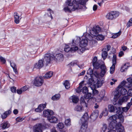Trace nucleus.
<instances>
[{"mask_svg": "<svg viewBox=\"0 0 132 132\" xmlns=\"http://www.w3.org/2000/svg\"><path fill=\"white\" fill-rule=\"evenodd\" d=\"M48 120L51 123H57L58 121L57 119L55 116L52 115L48 118Z\"/></svg>", "mask_w": 132, "mask_h": 132, "instance_id": "nucleus-20", "label": "nucleus"}, {"mask_svg": "<svg viewBox=\"0 0 132 132\" xmlns=\"http://www.w3.org/2000/svg\"><path fill=\"white\" fill-rule=\"evenodd\" d=\"M23 119H24L22 118L19 117L16 119V120L18 122H20L22 121Z\"/></svg>", "mask_w": 132, "mask_h": 132, "instance_id": "nucleus-53", "label": "nucleus"}, {"mask_svg": "<svg viewBox=\"0 0 132 132\" xmlns=\"http://www.w3.org/2000/svg\"><path fill=\"white\" fill-rule=\"evenodd\" d=\"M120 110L119 111H120V112L118 113L119 114H122L123 112H126L128 110V109L127 107L123 108H122V109L120 107Z\"/></svg>", "mask_w": 132, "mask_h": 132, "instance_id": "nucleus-32", "label": "nucleus"}, {"mask_svg": "<svg viewBox=\"0 0 132 132\" xmlns=\"http://www.w3.org/2000/svg\"><path fill=\"white\" fill-rule=\"evenodd\" d=\"M91 95V94L88 92L87 94H85V97L86 99L90 98L92 97Z\"/></svg>", "mask_w": 132, "mask_h": 132, "instance_id": "nucleus-48", "label": "nucleus"}, {"mask_svg": "<svg viewBox=\"0 0 132 132\" xmlns=\"http://www.w3.org/2000/svg\"><path fill=\"white\" fill-rule=\"evenodd\" d=\"M65 125L67 126H69L71 125V120L70 119H66L65 121Z\"/></svg>", "mask_w": 132, "mask_h": 132, "instance_id": "nucleus-39", "label": "nucleus"}, {"mask_svg": "<svg viewBox=\"0 0 132 132\" xmlns=\"http://www.w3.org/2000/svg\"><path fill=\"white\" fill-rule=\"evenodd\" d=\"M86 37L89 41V43L91 45H94L97 43V41L94 40V37L91 36L89 34H86Z\"/></svg>", "mask_w": 132, "mask_h": 132, "instance_id": "nucleus-12", "label": "nucleus"}, {"mask_svg": "<svg viewBox=\"0 0 132 132\" xmlns=\"http://www.w3.org/2000/svg\"><path fill=\"white\" fill-rule=\"evenodd\" d=\"M0 59L1 61L3 63H4L6 62V60L3 57L1 56L0 57Z\"/></svg>", "mask_w": 132, "mask_h": 132, "instance_id": "nucleus-62", "label": "nucleus"}, {"mask_svg": "<svg viewBox=\"0 0 132 132\" xmlns=\"http://www.w3.org/2000/svg\"><path fill=\"white\" fill-rule=\"evenodd\" d=\"M75 44L73 40L72 43L66 45L64 51L65 52H73L78 49V47L75 46Z\"/></svg>", "mask_w": 132, "mask_h": 132, "instance_id": "nucleus-4", "label": "nucleus"}, {"mask_svg": "<svg viewBox=\"0 0 132 132\" xmlns=\"http://www.w3.org/2000/svg\"><path fill=\"white\" fill-rule=\"evenodd\" d=\"M108 126L105 124H104L103 125L102 127L101 128V132H105L107 129Z\"/></svg>", "mask_w": 132, "mask_h": 132, "instance_id": "nucleus-38", "label": "nucleus"}, {"mask_svg": "<svg viewBox=\"0 0 132 132\" xmlns=\"http://www.w3.org/2000/svg\"><path fill=\"white\" fill-rule=\"evenodd\" d=\"M111 46L110 45H108L106 46V48H104L103 49H104V50L107 51L108 52L110 50Z\"/></svg>", "mask_w": 132, "mask_h": 132, "instance_id": "nucleus-60", "label": "nucleus"}, {"mask_svg": "<svg viewBox=\"0 0 132 132\" xmlns=\"http://www.w3.org/2000/svg\"><path fill=\"white\" fill-rule=\"evenodd\" d=\"M60 96L61 95L60 94H56L52 97V99L53 101L57 100L59 99Z\"/></svg>", "mask_w": 132, "mask_h": 132, "instance_id": "nucleus-31", "label": "nucleus"}, {"mask_svg": "<svg viewBox=\"0 0 132 132\" xmlns=\"http://www.w3.org/2000/svg\"><path fill=\"white\" fill-rule=\"evenodd\" d=\"M11 112V111L10 110L5 111L1 115V118L3 119H5L10 114Z\"/></svg>", "mask_w": 132, "mask_h": 132, "instance_id": "nucleus-22", "label": "nucleus"}, {"mask_svg": "<svg viewBox=\"0 0 132 132\" xmlns=\"http://www.w3.org/2000/svg\"><path fill=\"white\" fill-rule=\"evenodd\" d=\"M75 110L77 111L81 112L84 110V109L83 106L78 105L75 107Z\"/></svg>", "mask_w": 132, "mask_h": 132, "instance_id": "nucleus-29", "label": "nucleus"}, {"mask_svg": "<svg viewBox=\"0 0 132 132\" xmlns=\"http://www.w3.org/2000/svg\"><path fill=\"white\" fill-rule=\"evenodd\" d=\"M109 121L110 122L109 124V127L111 129L115 128V127L116 125L117 124V120H119L118 116L117 114L114 115L109 118Z\"/></svg>", "mask_w": 132, "mask_h": 132, "instance_id": "nucleus-5", "label": "nucleus"}, {"mask_svg": "<svg viewBox=\"0 0 132 132\" xmlns=\"http://www.w3.org/2000/svg\"><path fill=\"white\" fill-rule=\"evenodd\" d=\"M77 63V62H71L69 64V65L71 66H73L75 65Z\"/></svg>", "mask_w": 132, "mask_h": 132, "instance_id": "nucleus-61", "label": "nucleus"}, {"mask_svg": "<svg viewBox=\"0 0 132 132\" xmlns=\"http://www.w3.org/2000/svg\"><path fill=\"white\" fill-rule=\"evenodd\" d=\"M101 30L100 27L98 26H97L93 27L92 30L90 31V33L92 36L94 37L95 39H96L98 40H102L104 38V36L100 34L97 35Z\"/></svg>", "mask_w": 132, "mask_h": 132, "instance_id": "nucleus-2", "label": "nucleus"}, {"mask_svg": "<svg viewBox=\"0 0 132 132\" xmlns=\"http://www.w3.org/2000/svg\"><path fill=\"white\" fill-rule=\"evenodd\" d=\"M128 94L129 96H132V89H130L128 90Z\"/></svg>", "mask_w": 132, "mask_h": 132, "instance_id": "nucleus-63", "label": "nucleus"}, {"mask_svg": "<svg viewBox=\"0 0 132 132\" xmlns=\"http://www.w3.org/2000/svg\"><path fill=\"white\" fill-rule=\"evenodd\" d=\"M93 65L94 67V69H98L100 67L101 70L100 73V75L101 77H103L107 70V69L105 65L102 64L100 67V64L98 62L96 63Z\"/></svg>", "mask_w": 132, "mask_h": 132, "instance_id": "nucleus-6", "label": "nucleus"}, {"mask_svg": "<svg viewBox=\"0 0 132 132\" xmlns=\"http://www.w3.org/2000/svg\"><path fill=\"white\" fill-rule=\"evenodd\" d=\"M128 67L127 64L125 63L121 67L120 71L122 72H125L127 70Z\"/></svg>", "mask_w": 132, "mask_h": 132, "instance_id": "nucleus-30", "label": "nucleus"}, {"mask_svg": "<svg viewBox=\"0 0 132 132\" xmlns=\"http://www.w3.org/2000/svg\"><path fill=\"white\" fill-rule=\"evenodd\" d=\"M119 13L117 12L112 11L108 13L106 17L108 19L112 20L116 18L119 16Z\"/></svg>", "mask_w": 132, "mask_h": 132, "instance_id": "nucleus-7", "label": "nucleus"}, {"mask_svg": "<svg viewBox=\"0 0 132 132\" xmlns=\"http://www.w3.org/2000/svg\"><path fill=\"white\" fill-rule=\"evenodd\" d=\"M102 51V56L103 59H105L108 55V52L105 50L104 49H103Z\"/></svg>", "mask_w": 132, "mask_h": 132, "instance_id": "nucleus-34", "label": "nucleus"}, {"mask_svg": "<svg viewBox=\"0 0 132 132\" xmlns=\"http://www.w3.org/2000/svg\"><path fill=\"white\" fill-rule=\"evenodd\" d=\"M109 111L111 112H113L116 114L119 113L120 107H117L112 105H109L108 106Z\"/></svg>", "mask_w": 132, "mask_h": 132, "instance_id": "nucleus-9", "label": "nucleus"}, {"mask_svg": "<svg viewBox=\"0 0 132 132\" xmlns=\"http://www.w3.org/2000/svg\"><path fill=\"white\" fill-rule=\"evenodd\" d=\"M115 65H112V66L110 68V73H113L115 70Z\"/></svg>", "mask_w": 132, "mask_h": 132, "instance_id": "nucleus-47", "label": "nucleus"}, {"mask_svg": "<svg viewBox=\"0 0 132 132\" xmlns=\"http://www.w3.org/2000/svg\"><path fill=\"white\" fill-rule=\"evenodd\" d=\"M119 116H118V119L119 120H120V122H119L120 123V122H123L124 121V118L123 116H122V114H119Z\"/></svg>", "mask_w": 132, "mask_h": 132, "instance_id": "nucleus-46", "label": "nucleus"}, {"mask_svg": "<svg viewBox=\"0 0 132 132\" xmlns=\"http://www.w3.org/2000/svg\"><path fill=\"white\" fill-rule=\"evenodd\" d=\"M57 127L59 129H62L63 128L64 125L63 123H60L58 124Z\"/></svg>", "mask_w": 132, "mask_h": 132, "instance_id": "nucleus-51", "label": "nucleus"}, {"mask_svg": "<svg viewBox=\"0 0 132 132\" xmlns=\"http://www.w3.org/2000/svg\"><path fill=\"white\" fill-rule=\"evenodd\" d=\"M98 111L97 110L94 111L92 112L90 116V118L92 121H94L96 119L98 116Z\"/></svg>", "mask_w": 132, "mask_h": 132, "instance_id": "nucleus-18", "label": "nucleus"}, {"mask_svg": "<svg viewBox=\"0 0 132 132\" xmlns=\"http://www.w3.org/2000/svg\"><path fill=\"white\" fill-rule=\"evenodd\" d=\"M87 33L84 34L82 37V39L80 42V47H85L88 44V39L86 37V34Z\"/></svg>", "mask_w": 132, "mask_h": 132, "instance_id": "nucleus-10", "label": "nucleus"}, {"mask_svg": "<svg viewBox=\"0 0 132 132\" xmlns=\"http://www.w3.org/2000/svg\"><path fill=\"white\" fill-rule=\"evenodd\" d=\"M10 127V124L7 122H6L3 123L2 128L5 129L8 128Z\"/></svg>", "mask_w": 132, "mask_h": 132, "instance_id": "nucleus-36", "label": "nucleus"}, {"mask_svg": "<svg viewBox=\"0 0 132 132\" xmlns=\"http://www.w3.org/2000/svg\"><path fill=\"white\" fill-rule=\"evenodd\" d=\"M127 80L129 83V85L130 86L132 87V77L128 78Z\"/></svg>", "mask_w": 132, "mask_h": 132, "instance_id": "nucleus-49", "label": "nucleus"}, {"mask_svg": "<svg viewBox=\"0 0 132 132\" xmlns=\"http://www.w3.org/2000/svg\"><path fill=\"white\" fill-rule=\"evenodd\" d=\"M14 15V21L16 24L19 23L21 19L19 18L18 13L17 12H15Z\"/></svg>", "mask_w": 132, "mask_h": 132, "instance_id": "nucleus-23", "label": "nucleus"}, {"mask_svg": "<svg viewBox=\"0 0 132 132\" xmlns=\"http://www.w3.org/2000/svg\"><path fill=\"white\" fill-rule=\"evenodd\" d=\"M88 0H67L64 6L65 12H71L77 9H86L85 5Z\"/></svg>", "mask_w": 132, "mask_h": 132, "instance_id": "nucleus-1", "label": "nucleus"}, {"mask_svg": "<svg viewBox=\"0 0 132 132\" xmlns=\"http://www.w3.org/2000/svg\"><path fill=\"white\" fill-rule=\"evenodd\" d=\"M116 90L117 91H118L120 95L121 94L122 95H124L126 94L127 93V91L126 89L124 88H117Z\"/></svg>", "mask_w": 132, "mask_h": 132, "instance_id": "nucleus-21", "label": "nucleus"}, {"mask_svg": "<svg viewBox=\"0 0 132 132\" xmlns=\"http://www.w3.org/2000/svg\"><path fill=\"white\" fill-rule=\"evenodd\" d=\"M72 97V101L73 103H76L78 102L79 99L77 96L74 95Z\"/></svg>", "mask_w": 132, "mask_h": 132, "instance_id": "nucleus-35", "label": "nucleus"}, {"mask_svg": "<svg viewBox=\"0 0 132 132\" xmlns=\"http://www.w3.org/2000/svg\"><path fill=\"white\" fill-rule=\"evenodd\" d=\"M93 73L95 76L97 78H98L100 76V75L98 72H97L96 71H95L94 73Z\"/></svg>", "mask_w": 132, "mask_h": 132, "instance_id": "nucleus-59", "label": "nucleus"}, {"mask_svg": "<svg viewBox=\"0 0 132 132\" xmlns=\"http://www.w3.org/2000/svg\"><path fill=\"white\" fill-rule=\"evenodd\" d=\"M43 82V80L42 77H36L35 80L34 84L35 86H39L42 85Z\"/></svg>", "mask_w": 132, "mask_h": 132, "instance_id": "nucleus-11", "label": "nucleus"}, {"mask_svg": "<svg viewBox=\"0 0 132 132\" xmlns=\"http://www.w3.org/2000/svg\"><path fill=\"white\" fill-rule=\"evenodd\" d=\"M54 60L55 61H62L63 60V55L59 53L56 54L55 56L54 55Z\"/></svg>", "mask_w": 132, "mask_h": 132, "instance_id": "nucleus-16", "label": "nucleus"}, {"mask_svg": "<svg viewBox=\"0 0 132 132\" xmlns=\"http://www.w3.org/2000/svg\"><path fill=\"white\" fill-rule=\"evenodd\" d=\"M94 82L92 78L89 79L87 82V83L89 85H92Z\"/></svg>", "mask_w": 132, "mask_h": 132, "instance_id": "nucleus-58", "label": "nucleus"}, {"mask_svg": "<svg viewBox=\"0 0 132 132\" xmlns=\"http://www.w3.org/2000/svg\"><path fill=\"white\" fill-rule=\"evenodd\" d=\"M54 55L50 54H46L44 56V61L46 62V65L50 63L51 61L54 60Z\"/></svg>", "mask_w": 132, "mask_h": 132, "instance_id": "nucleus-8", "label": "nucleus"}, {"mask_svg": "<svg viewBox=\"0 0 132 132\" xmlns=\"http://www.w3.org/2000/svg\"><path fill=\"white\" fill-rule=\"evenodd\" d=\"M81 48H79L78 50V52H79V51L81 52V53H82L85 50V48H84V47H80Z\"/></svg>", "mask_w": 132, "mask_h": 132, "instance_id": "nucleus-55", "label": "nucleus"}, {"mask_svg": "<svg viewBox=\"0 0 132 132\" xmlns=\"http://www.w3.org/2000/svg\"><path fill=\"white\" fill-rule=\"evenodd\" d=\"M92 90L93 93L94 95H96L98 93V91L95 89H92Z\"/></svg>", "mask_w": 132, "mask_h": 132, "instance_id": "nucleus-52", "label": "nucleus"}, {"mask_svg": "<svg viewBox=\"0 0 132 132\" xmlns=\"http://www.w3.org/2000/svg\"><path fill=\"white\" fill-rule=\"evenodd\" d=\"M115 128L117 132H125L124 128L121 123H118L115 126Z\"/></svg>", "mask_w": 132, "mask_h": 132, "instance_id": "nucleus-15", "label": "nucleus"}, {"mask_svg": "<svg viewBox=\"0 0 132 132\" xmlns=\"http://www.w3.org/2000/svg\"><path fill=\"white\" fill-rule=\"evenodd\" d=\"M87 99L85 97H81L80 99V103L81 105L87 107V105L85 101Z\"/></svg>", "mask_w": 132, "mask_h": 132, "instance_id": "nucleus-26", "label": "nucleus"}, {"mask_svg": "<svg viewBox=\"0 0 132 132\" xmlns=\"http://www.w3.org/2000/svg\"><path fill=\"white\" fill-rule=\"evenodd\" d=\"M43 113L44 116L47 117L48 120V118L51 117V115L53 114L54 112L51 110L48 109L44 110L43 111Z\"/></svg>", "mask_w": 132, "mask_h": 132, "instance_id": "nucleus-14", "label": "nucleus"}, {"mask_svg": "<svg viewBox=\"0 0 132 132\" xmlns=\"http://www.w3.org/2000/svg\"><path fill=\"white\" fill-rule=\"evenodd\" d=\"M126 81L123 80L121 82L120 85L118 86V88H121L124 86L126 84Z\"/></svg>", "mask_w": 132, "mask_h": 132, "instance_id": "nucleus-44", "label": "nucleus"}, {"mask_svg": "<svg viewBox=\"0 0 132 132\" xmlns=\"http://www.w3.org/2000/svg\"><path fill=\"white\" fill-rule=\"evenodd\" d=\"M108 112L106 111V110H105L104 111H103L102 112V113L100 114V115L99 116V118H101L102 116L103 115L104 116H105L107 115L108 114Z\"/></svg>", "mask_w": 132, "mask_h": 132, "instance_id": "nucleus-42", "label": "nucleus"}, {"mask_svg": "<svg viewBox=\"0 0 132 132\" xmlns=\"http://www.w3.org/2000/svg\"><path fill=\"white\" fill-rule=\"evenodd\" d=\"M43 126L41 123H38L34 126L33 128L34 132H42Z\"/></svg>", "mask_w": 132, "mask_h": 132, "instance_id": "nucleus-13", "label": "nucleus"}, {"mask_svg": "<svg viewBox=\"0 0 132 132\" xmlns=\"http://www.w3.org/2000/svg\"><path fill=\"white\" fill-rule=\"evenodd\" d=\"M105 93V92L104 91H102L100 92L99 95L97 97L96 99V101L100 102L102 101L104 97Z\"/></svg>", "mask_w": 132, "mask_h": 132, "instance_id": "nucleus-19", "label": "nucleus"}, {"mask_svg": "<svg viewBox=\"0 0 132 132\" xmlns=\"http://www.w3.org/2000/svg\"><path fill=\"white\" fill-rule=\"evenodd\" d=\"M97 60V57L96 56L94 57L92 60L93 64L98 62Z\"/></svg>", "mask_w": 132, "mask_h": 132, "instance_id": "nucleus-54", "label": "nucleus"}, {"mask_svg": "<svg viewBox=\"0 0 132 132\" xmlns=\"http://www.w3.org/2000/svg\"><path fill=\"white\" fill-rule=\"evenodd\" d=\"M63 84L66 89H68L70 88V86L69 82L67 80H65L64 83Z\"/></svg>", "mask_w": 132, "mask_h": 132, "instance_id": "nucleus-37", "label": "nucleus"}, {"mask_svg": "<svg viewBox=\"0 0 132 132\" xmlns=\"http://www.w3.org/2000/svg\"><path fill=\"white\" fill-rule=\"evenodd\" d=\"M121 33L118 32L112 36V37L113 38H117L119 36L120 34Z\"/></svg>", "mask_w": 132, "mask_h": 132, "instance_id": "nucleus-57", "label": "nucleus"}, {"mask_svg": "<svg viewBox=\"0 0 132 132\" xmlns=\"http://www.w3.org/2000/svg\"><path fill=\"white\" fill-rule=\"evenodd\" d=\"M132 26V18L130 19L127 24V28H129Z\"/></svg>", "mask_w": 132, "mask_h": 132, "instance_id": "nucleus-45", "label": "nucleus"}, {"mask_svg": "<svg viewBox=\"0 0 132 132\" xmlns=\"http://www.w3.org/2000/svg\"><path fill=\"white\" fill-rule=\"evenodd\" d=\"M103 83V80H98L96 83V86L98 88L101 87Z\"/></svg>", "mask_w": 132, "mask_h": 132, "instance_id": "nucleus-33", "label": "nucleus"}, {"mask_svg": "<svg viewBox=\"0 0 132 132\" xmlns=\"http://www.w3.org/2000/svg\"><path fill=\"white\" fill-rule=\"evenodd\" d=\"M44 61L42 60H40L39 61L38 63H35L34 67V68L40 69L44 65Z\"/></svg>", "mask_w": 132, "mask_h": 132, "instance_id": "nucleus-17", "label": "nucleus"}, {"mask_svg": "<svg viewBox=\"0 0 132 132\" xmlns=\"http://www.w3.org/2000/svg\"><path fill=\"white\" fill-rule=\"evenodd\" d=\"M10 63L11 66L13 69L14 72L15 73H18V72L16 64L14 62H11V61H10Z\"/></svg>", "mask_w": 132, "mask_h": 132, "instance_id": "nucleus-25", "label": "nucleus"}, {"mask_svg": "<svg viewBox=\"0 0 132 132\" xmlns=\"http://www.w3.org/2000/svg\"><path fill=\"white\" fill-rule=\"evenodd\" d=\"M89 118L87 113H85L81 119V125L79 131L80 132H85L88 127L87 121Z\"/></svg>", "mask_w": 132, "mask_h": 132, "instance_id": "nucleus-3", "label": "nucleus"}, {"mask_svg": "<svg viewBox=\"0 0 132 132\" xmlns=\"http://www.w3.org/2000/svg\"><path fill=\"white\" fill-rule=\"evenodd\" d=\"M84 81H82L79 84V86L77 88L76 90L77 92L79 93L82 92V85L84 84Z\"/></svg>", "mask_w": 132, "mask_h": 132, "instance_id": "nucleus-27", "label": "nucleus"}, {"mask_svg": "<svg viewBox=\"0 0 132 132\" xmlns=\"http://www.w3.org/2000/svg\"><path fill=\"white\" fill-rule=\"evenodd\" d=\"M82 93L86 94L88 92V90L87 87L86 86L82 88Z\"/></svg>", "mask_w": 132, "mask_h": 132, "instance_id": "nucleus-43", "label": "nucleus"}, {"mask_svg": "<svg viewBox=\"0 0 132 132\" xmlns=\"http://www.w3.org/2000/svg\"><path fill=\"white\" fill-rule=\"evenodd\" d=\"M116 55L113 54V59L112 60V65H115L116 63Z\"/></svg>", "mask_w": 132, "mask_h": 132, "instance_id": "nucleus-40", "label": "nucleus"}, {"mask_svg": "<svg viewBox=\"0 0 132 132\" xmlns=\"http://www.w3.org/2000/svg\"><path fill=\"white\" fill-rule=\"evenodd\" d=\"M46 104H41L39 105L38 107L42 111L46 107Z\"/></svg>", "mask_w": 132, "mask_h": 132, "instance_id": "nucleus-41", "label": "nucleus"}, {"mask_svg": "<svg viewBox=\"0 0 132 132\" xmlns=\"http://www.w3.org/2000/svg\"><path fill=\"white\" fill-rule=\"evenodd\" d=\"M87 73L89 75H92L93 74V70L91 68H89L87 71Z\"/></svg>", "mask_w": 132, "mask_h": 132, "instance_id": "nucleus-50", "label": "nucleus"}, {"mask_svg": "<svg viewBox=\"0 0 132 132\" xmlns=\"http://www.w3.org/2000/svg\"><path fill=\"white\" fill-rule=\"evenodd\" d=\"M119 92L118 91H117L116 90V93L117 94H116L114 96L113 98V101H114V102L113 103V104L114 105L116 104V102L118 100L120 96V94Z\"/></svg>", "mask_w": 132, "mask_h": 132, "instance_id": "nucleus-24", "label": "nucleus"}, {"mask_svg": "<svg viewBox=\"0 0 132 132\" xmlns=\"http://www.w3.org/2000/svg\"><path fill=\"white\" fill-rule=\"evenodd\" d=\"M122 99L124 102H126L127 101L129 98L128 96H123Z\"/></svg>", "mask_w": 132, "mask_h": 132, "instance_id": "nucleus-56", "label": "nucleus"}, {"mask_svg": "<svg viewBox=\"0 0 132 132\" xmlns=\"http://www.w3.org/2000/svg\"><path fill=\"white\" fill-rule=\"evenodd\" d=\"M53 72L52 71H50L45 74L44 76V79H46L51 78L53 75Z\"/></svg>", "mask_w": 132, "mask_h": 132, "instance_id": "nucleus-28", "label": "nucleus"}, {"mask_svg": "<svg viewBox=\"0 0 132 132\" xmlns=\"http://www.w3.org/2000/svg\"><path fill=\"white\" fill-rule=\"evenodd\" d=\"M16 88L15 87H13L11 88V90L13 93H15L16 92Z\"/></svg>", "mask_w": 132, "mask_h": 132, "instance_id": "nucleus-64", "label": "nucleus"}]
</instances>
